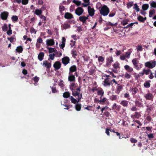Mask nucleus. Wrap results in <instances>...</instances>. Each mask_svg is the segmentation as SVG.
I'll list each match as a JSON object with an SVG mask.
<instances>
[{
    "mask_svg": "<svg viewBox=\"0 0 156 156\" xmlns=\"http://www.w3.org/2000/svg\"><path fill=\"white\" fill-rule=\"evenodd\" d=\"M80 86H79L77 89L71 90L73 96L74 97L77 96V99L78 100V102H79L82 98V94H80Z\"/></svg>",
    "mask_w": 156,
    "mask_h": 156,
    "instance_id": "obj_1",
    "label": "nucleus"
},
{
    "mask_svg": "<svg viewBox=\"0 0 156 156\" xmlns=\"http://www.w3.org/2000/svg\"><path fill=\"white\" fill-rule=\"evenodd\" d=\"M109 8L107 6L104 5L100 10V13L102 16H107L109 12Z\"/></svg>",
    "mask_w": 156,
    "mask_h": 156,
    "instance_id": "obj_2",
    "label": "nucleus"
},
{
    "mask_svg": "<svg viewBox=\"0 0 156 156\" xmlns=\"http://www.w3.org/2000/svg\"><path fill=\"white\" fill-rule=\"evenodd\" d=\"M156 65V61L153 62H147L145 64L146 67H148L150 69H152L155 67Z\"/></svg>",
    "mask_w": 156,
    "mask_h": 156,
    "instance_id": "obj_3",
    "label": "nucleus"
},
{
    "mask_svg": "<svg viewBox=\"0 0 156 156\" xmlns=\"http://www.w3.org/2000/svg\"><path fill=\"white\" fill-rule=\"evenodd\" d=\"M9 13L7 11H4L2 12L0 14L1 19L2 20H6L9 16Z\"/></svg>",
    "mask_w": 156,
    "mask_h": 156,
    "instance_id": "obj_4",
    "label": "nucleus"
},
{
    "mask_svg": "<svg viewBox=\"0 0 156 156\" xmlns=\"http://www.w3.org/2000/svg\"><path fill=\"white\" fill-rule=\"evenodd\" d=\"M70 61V59L68 56H65L62 58V62L65 66L67 65L69 62Z\"/></svg>",
    "mask_w": 156,
    "mask_h": 156,
    "instance_id": "obj_5",
    "label": "nucleus"
},
{
    "mask_svg": "<svg viewBox=\"0 0 156 156\" xmlns=\"http://www.w3.org/2000/svg\"><path fill=\"white\" fill-rule=\"evenodd\" d=\"M144 97L148 100L152 101L153 99V96L152 94L150 92L145 94L144 95Z\"/></svg>",
    "mask_w": 156,
    "mask_h": 156,
    "instance_id": "obj_6",
    "label": "nucleus"
},
{
    "mask_svg": "<svg viewBox=\"0 0 156 156\" xmlns=\"http://www.w3.org/2000/svg\"><path fill=\"white\" fill-rule=\"evenodd\" d=\"M84 10L82 7H78L75 10V13L77 15L80 16L83 14Z\"/></svg>",
    "mask_w": 156,
    "mask_h": 156,
    "instance_id": "obj_7",
    "label": "nucleus"
},
{
    "mask_svg": "<svg viewBox=\"0 0 156 156\" xmlns=\"http://www.w3.org/2000/svg\"><path fill=\"white\" fill-rule=\"evenodd\" d=\"M61 63L60 62L57 61L55 62L53 65V67L55 70H56L60 69L61 67Z\"/></svg>",
    "mask_w": 156,
    "mask_h": 156,
    "instance_id": "obj_8",
    "label": "nucleus"
},
{
    "mask_svg": "<svg viewBox=\"0 0 156 156\" xmlns=\"http://www.w3.org/2000/svg\"><path fill=\"white\" fill-rule=\"evenodd\" d=\"M123 85H121L120 84H117V86L116 87V93L118 94H119L120 92L123 90Z\"/></svg>",
    "mask_w": 156,
    "mask_h": 156,
    "instance_id": "obj_9",
    "label": "nucleus"
},
{
    "mask_svg": "<svg viewBox=\"0 0 156 156\" xmlns=\"http://www.w3.org/2000/svg\"><path fill=\"white\" fill-rule=\"evenodd\" d=\"M88 12L89 15L93 16L94 14L95 10L94 8H91L90 6H88L87 8Z\"/></svg>",
    "mask_w": 156,
    "mask_h": 156,
    "instance_id": "obj_10",
    "label": "nucleus"
},
{
    "mask_svg": "<svg viewBox=\"0 0 156 156\" xmlns=\"http://www.w3.org/2000/svg\"><path fill=\"white\" fill-rule=\"evenodd\" d=\"M135 103L136 106L140 108L144 107L143 104L138 100H136L135 101Z\"/></svg>",
    "mask_w": 156,
    "mask_h": 156,
    "instance_id": "obj_11",
    "label": "nucleus"
},
{
    "mask_svg": "<svg viewBox=\"0 0 156 156\" xmlns=\"http://www.w3.org/2000/svg\"><path fill=\"white\" fill-rule=\"evenodd\" d=\"M55 44V42L53 39H48L46 40V44L47 46H52Z\"/></svg>",
    "mask_w": 156,
    "mask_h": 156,
    "instance_id": "obj_12",
    "label": "nucleus"
},
{
    "mask_svg": "<svg viewBox=\"0 0 156 156\" xmlns=\"http://www.w3.org/2000/svg\"><path fill=\"white\" fill-rule=\"evenodd\" d=\"M64 17L65 19H71L73 18L72 14L68 12H66L65 13Z\"/></svg>",
    "mask_w": 156,
    "mask_h": 156,
    "instance_id": "obj_13",
    "label": "nucleus"
},
{
    "mask_svg": "<svg viewBox=\"0 0 156 156\" xmlns=\"http://www.w3.org/2000/svg\"><path fill=\"white\" fill-rule=\"evenodd\" d=\"M70 72L69 73V75H70L71 73L76 72L77 70L76 66L75 65H73L71 66L69 69Z\"/></svg>",
    "mask_w": 156,
    "mask_h": 156,
    "instance_id": "obj_14",
    "label": "nucleus"
},
{
    "mask_svg": "<svg viewBox=\"0 0 156 156\" xmlns=\"http://www.w3.org/2000/svg\"><path fill=\"white\" fill-rule=\"evenodd\" d=\"M125 69L129 73H131L133 71V69L128 65H126L124 66Z\"/></svg>",
    "mask_w": 156,
    "mask_h": 156,
    "instance_id": "obj_15",
    "label": "nucleus"
},
{
    "mask_svg": "<svg viewBox=\"0 0 156 156\" xmlns=\"http://www.w3.org/2000/svg\"><path fill=\"white\" fill-rule=\"evenodd\" d=\"M61 27L63 29L66 30L70 28V25L68 23H64L61 25Z\"/></svg>",
    "mask_w": 156,
    "mask_h": 156,
    "instance_id": "obj_16",
    "label": "nucleus"
},
{
    "mask_svg": "<svg viewBox=\"0 0 156 156\" xmlns=\"http://www.w3.org/2000/svg\"><path fill=\"white\" fill-rule=\"evenodd\" d=\"M128 101L126 100H123L121 101L120 104L121 105L125 107H127L128 105Z\"/></svg>",
    "mask_w": 156,
    "mask_h": 156,
    "instance_id": "obj_17",
    "label": "nucleus"
},
{
    "mask_svg": "<svg viewBox=\"0 0 156 156\" xmlns=\"http://www.w3.org/2000/svg\"><path fill=\"white\" fill-rule=\"evenodd\" d=\"M109 80L108 78L105 79L103 81V85L105 87L110 86Z\"/></svg>",
    "mask_w": 156,
    "mask_h": 156,
    "instance_id": "obj_18",
    "label": "nucleus"
},
{
    "mask_svg": "<svg viewBox=\"0 0 156 156\" xmlns=\"http://www.w3.org/2000/svg\"><path fill=\"white\" fill-rule=\"evenodd\" d=\"M132 62L135 68L137 69H139V68L137 65L138 63V61L136 60V58H134L133 59Z\"/></svg>",
    "mask_w": 156,
    "mask_h": 156,
    "instance_id": "obj_19",
    "label": "nucleus"
},
{
    "mask_svg": "<svg viewBox=\"0 0 156 156\" xmlns=\"http://www.w3.org/2000/svg\"><path fill=\"white\" fill-rule=\"evenodd\" d=\"M69 76L68 77V80L70 82H74L75 81V76L73 75L72 74H70Z\"/></svg>",
    "mask_w": 156,
    "mask_h": 156,
    "instance_id": "obj_20",
    "label": "nucleus"
},
{
    "mask_svg": "<svg viewBox=\"0 0 156 156\" xmlns=\"http://www.w3.org/2000/svg\"><path fill=\"white\" fill-rule=\"evenodd\" d=\"M131 90L132 91V95L133 98L135 97L136 94L137 92H139V90H138V89H137L136 87H134V88H132Z\"/></svg>",
    "mask_w": 156,
    "mask_h": 156,
    "instance_id": "obj_21",
    "label": "nucleus"
},
{
    "mask_svg": "<svg viewBox=\"0 0 156 156\" xmlns=\"http://www.w3.org/2000/svg\"><path fill=\"white\" fill-rule=\"evenodd\" d=\"M79 19V20L83 23V24H86L87 23L86 20L85 19V16H80Z\"/></svg>",
    "mask_w": 156,
    "mask_h": 156,
    "instance_id": "obj_22",
    "label": "nucleus"
},
{
    "mask_svg": "<svg viewBox=\"0 0 156 156\" xmlns=\"http://www.w3.org/2000/svg\"><path fill=\"white\" fill-rule=\"evenodd\" d=\"M43 65L46 67L47 69H49L51 67V64L50 63H48L47 61H44L43 62Z\"/></svg>",
    "mask_w": 156,
    "mask_h": 156,
    "instance_id": "obj_23",
    "label": "nucleus"
},
{
    "mask_svg": "<svg viewBox=\"0 0 156 156\" xmlns=\"http://www.w3.org/2000/svg\"><path fill=\"white\" fill-rule=\"evenodd\" d=\"M151 81L150 80L146 81L144 84V87L146 88H148L150 87L151 84L150 83Z\"/></svg>",
    "mask_w": 156,
    "mask_h": 156,
    "instance_id": "obj_24",
    "label": "nucleus"
},
{
    "mask_svg": "<svg viewBox=\"0 0 156 156\" xmlns=\"http://www.w3.org/2000/svg\"><path fill=\"white\" fill-rule=\"evenodd\" d=\"M113 61V58L111 57H109L107 59V65L108 66H110L112 62Z\"/></svg>",
    "mask_w": 156,
    "mask_h": 156,
    "instance_id": "obj_25",
    "label": "nucleus"
},
{
    "mask_svg": "<svg viewBox=\"0 0 156 156\" xmlns=\"http://www.w3.org/2000/svg\"><path fill=\"white\" fill-rule=\"evenodd\" d=\"M146 111L148 113H150V112H151L153 110V107L151 105H146Z\"/></svg>",
    "mask_w": 156,
    "mask_h": 156,
    "instance_id": "obj_26",
    "label": "nucleus"
},
{
    "mask_svg": "<svg viewBox=\"0 0 156 156\" xmlns=\"http://www.w3.org/2000/svg\"><path fill=\"white\" fill-rule=\"evenodd\" d=\"M44 53L42 52H41L38 55V58L40 61H41L43 60L44 56Z\"/></svg>",
    "mask_w": 156,
    "mask_h": 156,
    "instance_id": "obj_27",
    "label": "nucleus"
},
{
    "mask_svg": "<svg viewBox=\"0 0 156 156\" xmlns=\"http://www.w3.org/2000/svg\"><path fill=\"white\" fill-rule=\"evenodd\" d=\"M141 112H135L134 114L133 115V116L135 118L139 119L141 116Z\"/></svg>",
    "mask_w": 156,
    "mask_h": 156,
    "instance_id": "obj_28",
    "label": "nucleus"
},
{
    "mask_svg": "<svg viewBox=\"0 0 156 156\" xmlns=\"http://www.w3.org/2000/svg\"><path fill=\"white\" fill-rule=\"evenodd\" d=\"M23 49L22 46H17L16 47V51L17 52L21 53L22 52Z\"/></svg>",
    "mask_w": 156,
    "mask_h": 156,
    "instance_id": "obj_29",
    "label": "nucleus"
},
{
    "mask_svg": "<svg viewBox=\"0 0 156 156\" xmlns=\"http://www.w3.org/2000/svg\"><path fill=\"white\" fill-rule=\"evenodd\" d=\"M133 50L132 49H129L126 53V56L127 58H129L130 57V55L131 54Z\"/></svg>",
    "mask_w": 156,
    "mask_h": 156,
    "instance_id": "obj_30",
    "label": "nucleus"
},
{
    "mask_svg": "<svg viewBox=\"0 0 156 156\" xmlns=\"http://www.w3.org/2000/svg\"><path fill=\"white\" fill-rule=\"evenodd\" d=\"M71 54L74 58H76V56L77 54V51L76 50L74 49L73 50L71 51Z\"/></svg>",
    "mask_w": 156,
    "mask_h": 156,
    "instance_id": "obj_31",
    "label": "nucleus"
},
{
    "mask_svg": "<svg viewBox=\"0 0 156 156\" xmlns=\"http://www.w3.org/2000/svg\"><path fill=\"white\" fill-rule=\"evenodd\" d=\"M84 2L85 3H83L82 5L85 7H87L90 5V0H83Z\"/></svg>",
    "mask_w": 156,
    "mask_h": 156,
    "instance_id": "obj_32",
    "label": "nucleus"
},
{
    "mask_svg": "<svg viewBox=\"0 0 156 156\" xmlns=\"http://www.w3.org/2000/svg\"><path fill=\"white\" fill-rule=\"evenodd\" d=\"M107 99L105 98H104L102 99L101 100H99L97 98H95L94 99L95 101H98V103H100V104H101V102H105V101H106L107 100Z\"/></svg>",
    "mask_w": 156,
    "mask_h": 156,
    "instance_id": "obj_33",
    "label": "nucleus"
},
{
    "mask_svg": "<svg viewBox=\"0 0 156 156\" xmlns=\"http://www.w3.org/2000/svg\"><path fill=\"white\" fill-rule=\"evenodd\" d=\"M70 94L69 92H65L63 93V96L64 98H67L70 97Z\"/></svg>",
    "mask_w": 156,
    "mask_h": 156,
    "instance_id": "obj_34",
    "label": "nucleus"
},
{
    "mask_svg": "<svg viewBox=\"0 0 156 156\" xmlns=\"http://www.w3.org/2000/svg\"><path fill=\"white\" fill-rule=\"evenodd\" d=\"M66 39L65 37L62 38V44L60 45V47L61 48L63 49L65 46Z\"/></svg>",
    "mask_w": 156,
    "mask_h": 156,
    "instance_id": "obj_35",
    "label": "nucleus"
},
{
    "mask_svg": "<svg viewBox=\"0 0 156 156\" xmlns=\"http://www.w3.org/2000/svg\"><path fill=\"white\" fill-rule=\"evenodd\" d=\"M70 99L72 103L74 104H76L77 102L78 103L79 102H78V100L77 101V99L73 98V97L71 96L70 97Z\"/></svg>",
    "mask_w": 156,
    "mask_h": 156,
    "instance_id": "obj_36",
    "label": "nucleus"
},
{
    "mask_svg": "<svg viewBox=\"0 0 156 156\" xmlns=\"http://www.w3.org/2000/svg\"><path fill=\"white\" fill-rule=\"evenodd\" d=\"M42 12L41 10L37 9L35 10V14L37 16H40Z\"/></svg>",
    "mask_w": 156,
    "mask_h": 156,
    "instance_id": "obj_37",
    "label": "nucleus"
},
{
    "mask_svg": "<svg viewBox=\"0 0 156 156\" xmlns=\"http://www.w3.org/2000/svg\"><path fill=\"white\" fill-rule=\"evenodd\" d=\"M81 105L80 104L78 103L75 105L76 109L77 111H80L81 108Z\"/></svg>",
    "mask_w": 156,
    "mask_h": 156,
    "instance_id": "obj_38",
    "label": "nucleus"
},
{
    "mask_svg": "<svg viewBox=\"0 0 156 156\" xmlns=\"http://www.w3.org/2000/svg\"><path fill=\"white\" fill-rule=\"evenodd\" d=\"M142 7L143 10H146L149 7V5L147 4H145L142 5Z\"/></svg>",
    "mask_w": 156,
    "mask_h": 156,
    "instance_id": "obj_39",
    "label": "nucleus"
},
{
    "mask_svg": "<svg viewBox=\"0 0 156 156\" xmlns=\"http://www.w3.org/2000/svg\"><path fill=\"white\" fill-rule=\"evenodd\" d=\"M150 5L151 8H156V2L154 1H152L151 3H150Z\"/></svg>",
    "mask_w": 156,
    "mask_h": 156,
    "instance_id": "obj_40",
    "label": "nucleus"
},
{
    "mask_svg": "<svg viewBox=\"0 0 156 156\" xmlns=\"http://www.w3.org/2000/svg\"><path fill=\"white\" fill-rule=\"evenodd\" d=\"M119 97L118 96L116 95H112L110 99L111 100H116Z\"/></svg>",
    "mask_w": 156,
    "mask_h": 156,
    "instance_id": "obj_41",
    "label": "nucleus"
},
{
    "mask_svg": "<svg viewBox=\"0 0 156 156\" xmlns=\"http://www.w3.org/2000/svg\"><path fill=\"white\" fill-rule=\"evenodd\" d=\"M155 12V10L154 9L150 10L149 11V16L151 17V16L154 14Z\"/></svg>",
    "mask_w": 156,
    "mask_h": 156,
    "instance_id": "obj_42",
    "label": "nucleus"
},
{
    "mask_svg": "<svg viewBox=\"0 0 156 156\" xmlns=\"http://www.w3.org/2000/svg\"><path fill=\"white\" fill-rule=\"evenodd\" d=\"M62 105H63L65 107H66V108H64V109L69 110L70 108L72 107V105H67L65 103H64L63 105L62 103Z\"/></svg>",
    "mask_w": 156,
    "mask_h": 156,
    "instance_id": "obj_43",
    "label": "nucleus"
},
{
    "mask_svg": "<svg viewBox=\"0 0 156 156\" xmlns=\"http://www.w3.org/2000/svg\"><path fill=\"white\" fill-rule=\"evenodd\" d=\"M70 89L71 90L77 89V88H76V86L75 83H72L70 87Z\"/></svg>",
    "mask_w": 156,
    "mask_h": 156,
    "instance_id": "obj_44",
    "label": "nucleus"
},
{
    "mask_svg": "<svg viewBox=\"0 0 156 156\" xmlns=\"http://www.w3.org/2000/svg\"><path fill=\"white\" fill-rule=\"evenodd\" d=\"M133 9L136 10V12H138L140 11V9L136 3L134 4Z\"/></svg>",
    "mask_w": 156,
    "mask_h": 156,
    "instance_id": "obj_45",
    "label": "nucleus"
},
{
    "mask_svg": "<svg viewBox=\"0 0 156 156\" xmlns=\"http://www.w3.org/2000/svg\"><path fill=\"white\" fill-rule=\"evenodd\" d=\"M146 133L147 134V136L148 138L150 140H151L153 138H154V134L153 133H150L148 134L149 133L147 132H146Z\"/></svg>",
    "mask_w": 156,
    "mask_h": 156,
    "instance_id": "obj_46",
    "label": "nucleus"
},
{
    "mask_svg": "<svg viewBox=\"0 0 156 156\" xmlns=\"http://www.w3.org/2000/svg\"><path fill=\"white\" fill-rule=\"evenodd\" d=\"M104 91L102 89L101 90L98 91L97 94L99 95H101V96H103L104 95Z\"/></svg>",
    "mask_w": 156,
    "mask_h": 156,
    "instance_id": "obj_47",
    "label": "nucleus"
},
{
    "mask_svg": "<svg viewBox=\"0 0 156 156\" xmlns=\"http://www.w3.org/2000/svg\"><path fill=\"white\" fill-rule=\"evenodd\" d=\"M72 2H73L75 3L78 6H80L81 4V1L76 0H73Z\"/></svg>",
    "mask_w": 156,
    "mask_h": 156,
    "instance_id": "obj_48",
    "label": "nucleus"
},
{
    "mask_svg": "<svg viewBox=\"0 0 156 156\" xmlns=\"http://www.w3.org/2000/svg\"><path fill=\"white\" fill-rule=\"evenodd\" d=\"M125 77L127 79L130 78L132 77V74L126 73L125 75Z\"/></svg>",
    "mask_w": 156,
    "mask_h": 156,
    "instance_id": "obj_49",
    "label": "nucleus"
},
{
    "mask_svg": "<svg viewBox=\"0 0 156 156\" xmlns=\"http://www.w3.org/2000/svg\"><path fill=\"white\" fill-rule=\"evenodd\" d=\"M119 63H118V62H115V63H114L113 66V67H114L115 69H117L119 68Z\"/></svg>",
    "mask_w": 156,
    "mask_h": 156,
    "instance_id": "obj_50",
    "label": "nucleus"
},
{
    "mask_svg": "<svg viewBox=\"0 0 156 156\" xmlns=\"http://www.w3.org/2000/svg\"><path fill=\"white\" fill-rule=\"evenodd\" d=\"M12 21L13 22H16L18 20L17 16L16 15H14L12 17Z\"/></svg>",
    "mask_w": 156,
    "mask_h": 156,
    "instance_id": "obj_51",
    "label": "nucleus"
},
{
    "mask_svg": "<svg viewBox=\"0 0 156 156\" xmlns=\"http://www.w3.org/2000/svg\"><path fill=\"white\" fill-rule=\"evenodd\" d=\"M137 19H138V20L140 22L144 23V21L143 19V17L142 16L140 15L138 16V18H137Z\"/></svg>",
    "mask_w": 156,
    "mask_h": 156,
    "instance_id": "obj_52",
    "label": "nucleus"
},
{
    "mask_svg": "<svg viewBox=\"0 0 156 156\" xmlns=\"http://www.w3.org/2000/svg\"><path fill=\"white\" fill-rule=\"evenodd\" d=\"M103 115L107 117H108L110 115V113L108 112L105 110L103 112Z\"/></svg>",
    "mask_w": 156,
    "mask_h": 156,
    "instance_id": "obj_53",
    "label": "nucleus"
},
{
    "mask_svg": "<svg viewBox=\"0 0 156 156\" xmlns=\"http://www.w3.org/2000/svg\"><path fill=\"white\" fill-rule=\"evenodd\" d=\"M133 2H128L127 4V8H129L130 7H131L133 5Z\"/></svg>",
    "mask_w": 156,
    "mask_h": 156,
    "instance_id": "obj_54",
    "label": "nucleus"
},
{
    "mask_svg": "<svg viewBox=\"0 0 156 156\" xmlns=\"http://www.w3.org/2000/svg\"><path fill=\"white\" fill-rule=\"evenodd\" d=\"M2 29L4 31H6L8 29V27L6 23H5L4 26L2 27Z\"/></svg>",
    "mask_w": 156,
    "mask_h": 156,
    "instance_id": "obj_55",
    "label": "nucleus"
},
{
    "mask_svg": "<svg viewBox=\"0 0 156 156\" xmlns=\"http://www.w3.org/2000/svg\"><path fill=\"white\" fill-rule=\"evenodd\" d=\"M134 24V23H131L130 24H129L128 25H127L126 26L124 27H123V28L124 29L126 28H128L129 27H131V28H132V26L133 25V24Z\"/></svg>",
    "mask_w": 156,
    "mask_h": 156,
    "instance_id": "obj_56",
    "label": "nucleus"
},
{
    "mask_svg": "<svg viewBox=\"0 0 156 156\" xmlns=\"http://www.w3.org/2000/svg\"><path fill=\"white\" fill-rule=\"evenodd\" d=\"M97 87L98 86H95L94 87H93L92 89H90V91H92L93 92H94L97 90Z\"/></svg>",
    "mask_w": 156,
    "mask_h": 156,
    "instance_id": "obj_57",
    "label": "nucleus"
},
{
    "mask_svg": "<svg viewBox=\"0 0 156 156\" xmlns=\"http://www.w3.org/2000/svg\"><path fill=\"white\" fill-rule=\"evenodd\" d=\"M128 23V21L127 19H125L122 21L121 22V24L123 25H125L126 24Z\"/></svg>",
    "mask_w": 156,
    "mask_h": 156,
    "instance_id": "obj_58",
    "label": "nucleus"
},
{
    "mask_svg": "<svg viewBox=\"0 0 156 156\" xmlns=\"http://www.w3.org/2000/svg\"><path fill=\"white\" fill-rule=\"evenodd\" d=\"M136 105L130 108L131 110L133 112H136L137 111L138 109L136 107Z\"/></svg>",
    "mask_w": 156,
    "mask_h": 156,
    "instance_id": "obj_59",
    "label": "nucleus"
},
{
    "mask_svg": "<svg viewBox=\"0 0 156 156\" xmlns=\"http://www.w3.org/2000/svg\"><path fill=\"white\" fill-rule=\"evenodd\" d=\"M98 61L99 62H103L104 61V58L102 56L98 57Z\"/></svg>",
    "mask_w": 156,
    "mask_h": 156,
    "instance_id": "obj_60",
    "label": "nucleus"
},
{
    "mask_svg": "<svg viewBox=\"0 0 156 156\" xmlns=\"http://www.w3.org/2000/svg\"><path fill=\"white\" fill-rule=\"evenodd\" d=\"M94 69L92 68L90 69L89 70V72L90 74L92 75L94 72Z\"/></svg>",
    "mask_w": 156,
    "mask_h": 156,
    "instance_id": "obj_61",
    "label": "nucleus"
},
{
    "mask_svg": "<svg viewBox=\"0 0 156 156\" xmlns=\"http://www.w3.org/2000/svg\"><path fill=\"white\" fill-rule=\"evenodd\" d=\"M130 141L132 143H136L137 142V140L136 139L134 138H130Z\"/></svg>",
    "mask_w": 156,
    "mask_h": 156,
    "instance_id": "obj_62",
    "label": "nucleus"
},
{
    "mask_svg": "<svg viewBox=\"0 0 156 156\" xmlns=\"http://www.w3.org/2000/svg\"><path fill=\"white\" fill-rule=\"evenodd\" d=\"M83 57L85 61H87L89 59V57L85 55L84 56H83Z\"/></svg>",
    "mask_w": 156,
    "mask_h": 156,
    "instance_id": "obj_63",
    "label": "nucleus"
},
{
    "mask_svg": "<svg viewBox=\"0 0 156 156\" xmlns=\"http://www.w3.org/2000/svg\"><path fill=\"white\" fill-rule=\"evenodd\" d=\"M8 40L10 41V42L12 43L13 42L14 40L15 39V38L14 37V36H12L10 38L8 37Z\"/></svg>",
    "mask_w": 156,
    "mask_h": 156,
    "instance_id": "obj_64",
    "label": "nucleus"
}]
</instances>
